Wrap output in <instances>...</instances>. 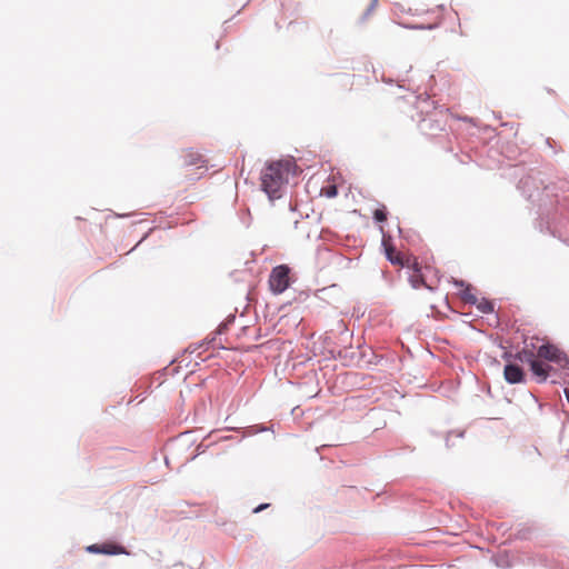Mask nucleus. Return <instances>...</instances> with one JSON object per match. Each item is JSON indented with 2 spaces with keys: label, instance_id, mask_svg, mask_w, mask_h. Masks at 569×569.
I'll return each instance as SVG.
<instances>
[{
  "label": "nucleus",
  "instance_id": "nucleus-1",
  "mask_svg": "<svg viewBox=\"0 0 569 569\" xmlns=\"http://www.w3.org/2000/svg\"><path fill=\"white\" fill-rule=\"evenodd\" d=\"M296 173L297 166L292 159L272 161L261 170V189L270 199L279 198L282 187L288 183L289 177Z\"/></svg>",
  "mask_w": 569,
  "mask_h": 569
},
{
  "label": "nucleus",
  "instance_id": "nucleus-2",
  "mask_svg": "<svg viewBox=\"0 0 569 569\" xmlns=\"http://www.w3.org/2000/svg\"><path fill=\"white\" fill-rule=\"evenodd\" d=\"M269 288L274 295L284 292L290 286V268L286 264H280L271 270L269 276Z\"/></svg>",
  "mask_w": 569,
  "mask_h": 569
},
{
  "label": "nucleus",
  "instance_id": "nucleus-3",
  "mask_svg": "<svg viewBox=\"0 0 569 569\" xmlns=\"http://www.w3.org/2000/svg\"><path fill=\"white\" fill-rule=\"evenodd\" d=\"M537 356L540 359L556 362L558 365L567 362L566 355L558 347L548 342L540 345L537 350Z\"/></svg>",
  "mask_w": 569,
  "mask_h": 569
},
{
  "label": "nucleus",
  "instance_id": "nucleus-4",
  "mask_svg": "<svg viewBox=\"0 0 569 569\" xmlns=\"http://www.w3.org/2000/svg\"><path fill=\"white\" fill-rule=\"evenodd\" d=\"M539 342L540 339L537 337L525 340L522 349L515 355V359L526 363L537 359V350L540 347Z\"/></svg>",
  "mask_w": 569,
  "mask_h": 569
},
{
  "label": "nucleus",
  "instance_id": "nucleus-5",
  "mask_svg": "<svg viewBox=\"0 0 569 569\" xmlns=\"http://www.w3.org/2000/svg\"><path fill=\"white\" fill-rule=\"evenodd\" d=\"M386 256L387 259L395 266L406 268L417 267V259L415 257H405L402 256L401 252L397 251L396 248H393L392 246H386Z\"/></svg>",
  "mask_w": 569,
  "mask_h": 569
},
{
  "label": "nucleus",
  "instance_id": "nucleus-6",
  "mask_svg": "<svg viewBox=\"0 0 569 569\" xmlns=\"http://www.w3.org/2000/svg\"><path fill=\"white\" fill-rule=\"evenodd\" d=\"M87 551L91 552V553H103V555H121V553L128 555V552L126 551V549L123 547L112 543V542L102 543V545H98V543L90 545L87 547Z\"/></svg>",
  "mask_w": 569,
  "mask_h": 569
},
{
  "label": "nucleus",
  "instance_id": "nucleus-7",
  "mask_svg": "<svg viewBox=\"0 0 569 569\" xmlns=\"http://www.w3.org/2000/svg\"><path fill=\"white\" fill-rule=\"evenodd\" d=\"M409 269H412V273L409 277V282L413 289H419L421 287H425L429 290L435 289L431 284L426 282L425 276L421 273V269L418 262L417 267H410Z\"/></svg>",
  "mask_w": 569,
  "mask_h": 569
},
{
  "label": "nucleus",
  "instance_id": "nucleus-8",
  "mask_svg": "<svg viewBox=\"0 0 569 569\" xmlns=\"http://www.w3.org/2000/svg\"><path fill=\"white\" fill-rule=\"evenodd\" d=\"M503 376L509 383H519L523 381L525 373L519 366L509 363L505 367Z\"/></svg>",
  "mask_w": 569,
  "mask_h": 569
},
{
  "label": "nucleus",
  "instance_id": "nucleus-9",
  "mask_svg": "<svg viewBox=\"0 0 569 569\" xmlns=\"http://www.w3.org/2000/svg\"><path fill=\"white\" fill-rule=\"evenodd\" d=\"M530 365V369L532 371V373L539 379V381H546L548 376H549V371L551 369V367L549 365H546L537 359H535L533 361L529 362Z\"/></svg>",
  "mask_w": 569,
  "mask_h": 569
},
{
  "label": "nucleus",
  "instance_id": "nucleus-10",
  "mask_svg": "<svg viewBox=\"0 0 569 569\" xmlns=\"http://www.w3.org/2000/svg\"><path fill=\"white\" fill-rule=\"evenodd\" d=\"M453 284L458 288H463L461 293V298L465 302L476 305L478 302V298L472 293V287L466 283L463 280H453Z\"/></svg>",
  "mask_w": 569,
  "mask_h": 569
},
{
  "label": "nucleus",
  "instance_id": "nucleus-11",
  "mask_svg": "<svg viewBox=\"0 0 569 569\" xmlns=\"http://www.w3.org/2000/svg\"><path fill=\"white\" fill-rule=\"evenodd\" d=\"M184 161L188 166H197L203 162L201 156L198 152H193L191 150L184 153Z\"/></svg>",
  "mask_w": 569,
  "mask_h": 569
},
{
  "label": "nucleus",
  "instance_id": "nucleus-12",
  "mask_svg": "<svg viewBox=\"0 0 569 569\" xmlns=\"http://www.w3.org/2000/svg\"><path fill=\"white\" fill-rule=\"evenodd\" d=\"M478 310L482 313H491L493 312V303L492 301L488 299H478V302L476 303Z\"/></svg>",
  "mask_w": 569,
  "mask_h": 569
},
{
  "label": "nucleus",
  "instance_id": "nucleus-13",
  "mask_svg": "<svg viewBox=\"0 0 569 569\" xmlns=\"http://www.w3.org/2000/svg\"><path fill=\"white\" fill-rule=\"evenodd\" d=\"M373 218L378 222L386 221L387 220V213H386L385 209H376L375 212H373Z\"/></svg>",
  "mask_w": 569,
  "mask_h": 569
},
{
  "label": "nucleus",
  "instance_id": "nucleus-14",
  "mask_svg": "<svg viewBox=\"0 0 569 569\" xmlns=\"http://www.w3.org/2000/svg\"><path fill=\"white\" fill-rule=\"evenodd\" d=\"M326 194L328 197H335L337 194V187L336 186H329L327 189H326Z\"/></svg>",
  "mask_w": 569,
  "mask_h": 569
},
{
  "label": "nucleus",
  "instance_id": "nucleus-15",
  "mask_svg": "<svg viewBox=\"0 0 569 569\" xmlns=\"http://www.w3.org/2000/svg\"><path fill=\"white\" fill-rule=\"evenodd\" d=\"M268 506H269L268 503H262V505L258 506V507L253 510V512H256V513H257V512H260L261 510H264L266 508H268Z\"/></svg>",
  "mask_w": 569,
  "mask_h": 569
},
{
  "label": "nucleus",
  "instance_id": "nucleus-16",
  "mask_svg": "<svg viewBox=\"0 0 569 569\" xmlns=\"http://www.w3.org/2000/svg\"><path fill=\"white\" fill-rule=\"evenodd\" d=\"M565 396H566V398H567V400L569 402V388L565 389Z\"/></svg>",
  "mask_w": 569,
  "mask_h": 569
}]
</instances>
